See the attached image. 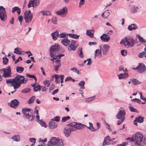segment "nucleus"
Instances as JSON below:
<instances>
[{
  "instance_id": "nucleus-1",
  "label": "nucleus",
  "mask_w": 146,
  "mask_h": 146,
  "mask_svg": "<svg viewBox=\"0 0 146 146\" xmlns=\"http://www.w3.org/2000/svg\"><path fill=\"white\" fill-rule=\"evenodd\" d=\"M26 82L24 76L18 75L14 78L6 80V83L11 84L15 90L19 88L22 84L25 83Z\"/></svg>"
},
{
  "instance_id": "nucleus-2",
  "label": "nucleus",
  "mask_w": 146,
  "mask_h": 146,
  "mask_svg": "<svg viewBox=\"0 0 146 146\" xmlns=\"http://www.w3.org/2000/svg\"><path fill=\"white\" fill-rule=\"evenodd\" d=\"M133 135L135 145H144L146 144V139L142 133L138 132Z\"/></svg>"
},
{
  "instance_id": "nucleus-3",
  "label": "nucleus",
  "mask_w": 146,
  "mask_h": 146,
  "mask_svg": "<svg viewBox=\"0 0 146 146\" xmlns=\"http://www.w3.org/2000/svg\"><path fill=\"white\" fill-rule=\"evenodd\" d=\"M60 50L59 46L57 44H55L54 45L51 46L50 48V56L52 58L50 60L52 61H54V60L57 59V58H60L62 56H64V54H60L58 55H56V54Z\"/></svg>"
},
{
  "instance_id": "nucleus-4",
  "label": "nucleus",
  "mask_w": 146,
  "mask_h": 146,
  "mask_svg": "<svg viewBox=\"0 0 146 146\" xmlns=\"http://www.w3.org/2000/svg\"><path fill=\"white\" fill-rule=\"evenodd\" d=\"M63 145L62 140L55 137L51 138L48 142V146H52L56 145V146H62Z\"/></svg>"
},
{
  "instance_id": "nucleus-5",
  "label": "nucleus",
  "mask_w": 146,
  "mask_h": 146,
  "mask_svg": "<svg viewBox=\"0 0 146 146\" xmlns=\"http://www.w3.org/2000/svg\"><path fill=\"white\" fill-rule=\"evenodd\" d=\"M123 43L126 48H131L134 46L135 41L131 37H125L123 40Z\"/></svg>"
},
{
  "instance_id": "nucleus-6",
  "label": "nucleus",
  "mask_w": 146,
  "mask_h": 146,
  "mask_svg": "<svg viewBox=\"0 0 146 146\" xmlns=\"http://www.w3.org/2000/svg\"><path fill=\"white\" fill-rule=\"evenodd\" d=\"M125 112L123 108L119 111L116 115L117 119H120L117 121V125H119L124 121L125 119Z\"/></svg>"
},
{
  "instance_id": "nucleus-7",
  "label": "nucleus",
  "mask_w": 146,
  "mask_h": 146,
  "mask_svg": "<svg viewBox=\"0 0 146 146\" xmlns=\"http://www.w3.org/2000/svg\"><path fill=\"white\" fill-rule=\"evenodd\" d=\"M33 18V15L31 13L30 10H27L24 13V19L26 24H29L31 22Z\"/></svg>"
},
{
  "instance_id": "nucleus-8",
  "label": "nucleus",
  "mask_w": 146,
  "mask_h": 146,
  "mask_svg": "<svg viewBox=\"0 0 146 146\" xmlns=\"http://www.w3.org/2000/svg\"><path fill=\"white\" fill-rule=\"evenodd\" d=\"M0 71H3V74L2 76L5 78H9L11 77V71L10 66H8L7 68H3L0 70Z\"/></svg>"
},
{
  "instance_id": "nucleus-9",
  "label": "nucleus",
  "mask_w": 146,
  "mask_h": 146,
  "mask_svg": "<svg viewBox=\"0 0 146 146\" xmlns=\"http://www.w3.org/2000/svg\"><path fill=\"white\" fill-rule=\"evenodd\" d=\"M7 14L5 9L2 6H0V19L3 21H5L7 19Z\"/></svg>"
},
{
  "instance_id": "nucleus-10",
  "label": "nucleus",
  "mask_w": 146,
  "mask_h": 146,
  "mask_svg": "<svg viewBox=\"0 0 146 146\" xmlns=\"http://www.w3.org/2000/svg\"><path fill=\"white\" fill-rule=\"evenodd\" d=\"M22 111L25 117L29 119L32 117V111L31 109L23 108Z\"/></svg>"
},
{
  "instance_id": "nucleus-11",
  "label": "nucleus",
  "mask_w": 146,
  "mask_h": 146,
  "mask_svg": "<svg viewBox=\"0 0 146 146\" xmlns=\"http://www.w3.org/2000/svg\"><path fill=\"white\" fill-rule=\"evenodd\" d=\"M100 48L103 54L106 55L109 52L110 47L108 44H105L100 46Z\"/></svg>"
},
{
  "instance_id": "nucleus-12",
  "label": "nucleus",
  "mask_w": 146,
  "mask_h": 146,
  "mask_svg": "<svg viewBox=\"0 0 146 146\" xmlns=\"http://www.w3.org/2000/svg\"><path fill=\"white\" fill-rule=\"evenodd\" d=\"M76 131L75 129L70 125L64 128V133L66 137H68L71 134L72 131Z\"/></svg>"
},
{
  "instance_id": "nucleus-13",
  "label": "nucleus",
  "mask_w": 146,
  "mask_h": 146,
  "mask_svg": "<svg viewBox=\"0 0 146 146\" xmlns=\"http://www.w3.org/2000/svg\"><path fill=\"white\" fill-rule=\"evenodd\" d=\"M133 70H137V72L140 73H142L146 70V67L144 64L139 63L138 66L135 68H133Z\"/></svg>"
},
{
  "instance_id": "nucleus-14",
  "label": "nucleus",
  "mask_w": 146,
  "mask_h": 146,
  "mask_svg": "<svg viewBox=\"0 0 146 146\" xmlns=\"http://www.w3.org/2000/svg\"><path fill=\"white\" fill-rule=\"evenodd\" d=\"M71 126L73 127L76 130V129H81L86 125L79 123L74 122L70 124Z\"/></svg>"
},
{
  "instance_id": "nucleus-15",
  "label": "nucleus",
  "mask_w": 146,
  "mask_h": 146,
  "mask_svg": "<svg viewBox=\"0 0 146 146\" xmlns=\"http://www.w3.org/2000/svg\"><path fill=\"white\" fill-rule=\"evenodd\" d=\"M68 46V49L70 50H75L78 45L77 42L74 40H72Z\"/></svg>"
},
{
  "instance_id": "nucleus-16",
  "label": "nucleus",
  "mask_w": 146,
  "mask_h": 146,
  "mask_svg": "<svg viewBox=\"0 0 146 146\" xmlns=\"http://www.w3.org/2000/svg\"><path fill=\"white\" fill-rule=\"evenodd\" d=\"M68 9L66 7H64L62 9L56 12L57 15H61L63 17H64L66 15Z\"/></svg>"
},
{
  "instance_id": "nucleus-17",
  "label": "nucleus",
  "mask_w": 146,
  "mask_h": 146,
  "mask_svg": "<svg viewBox=\"0 0 146 146\" xmlns=\"http://www.w3.org/2000/svg\"><path fill=\"white\" fill-rule=\"evenodd\" d=\"M39 4V1L38 0H30L27 6L28 8L31 7H34L38 6Z\"/></svg>"
},
{
  "instance_id": "nucleus-18",
  "label": "nucleus",
  "mask_w": 146,
  "mask_h": 146,
  "mask_svg": "<svg viewBox=\"0 0 146 146\" xmlns=\"http://www.w3.org/2000/svg\"><path fill=\"white\" fill-rule=\"evenodd\" d=\"M19 104V102L17 99H15L11 101L9 104V105L11 107L16 108Z\"/></svg>"
},
{
  "instance_id": "nucleus-19",
  "label": "nucleus",
  "mask_w": 146,
  "mask_h": 146,
  "mask_svg": "<svg viewBox=\"0 0 146 146\" xmlns=\"http://www.w3.org/2000/svg\"><path fill=\"white\" fill-rule=\"evenodd\" d=\"M61 42L64 45L67 46L70 43V40L66 38H63L61 40Z\"/></svg>"
},
{
  "instance_id": "nucleus-20",
  "label": "nucleus",
  "mask_w": 146,
  "mask_h": 146,
  "mask_svg": "<svg viewBox=\"0 0 146 146\" xmlns=\"http://www.w3.org/2000/svg\"><path fill=\"white\" fill-rule=\"evenodd\" d=\"M100 38L102 41L107 42L110 38V36L107 34H103L100 37Z\"/></svg>"
},
{
  "instance_id": "nucleus-21",
  "label": "nucleus",
  "mask_w": 146,
  "mask_h": 146,
  "mask_svg": "<svg viewBox=\"0 0 146 146\" xmlns=\"http://www.w3.org/2000/svg\"><path fill=\"white\" fill-rule=\"evenodd\" d=\"M56 59V60L55 61H53L54 62H55L56 65L54 66V67L55 68V70L56 71L58 70L60 66L61 65V64L60 60H59L58 59Z\"/></svg>"
},
{
  "instance_id": "nucleus-22",
  "label": "nucleus",
  "mask_w": 146,
  "mask_h": 146,
  "mask_svg": "<svg viewBox=\"0 0 146 146\" xmlns=\"http://www.w3.org/2000/svg\"><path fill=\"white\" fill-rule=\"evenodd\" d=\"M130 11L132 13H136L139 9L138 6H135L134 5H130Z\"/></svg>"
},
{
  "instance_id": "nucleus-23",
  "label": "nucleus",
  "mask_w": 146,
  "mask_h": 146,
  "mask_svg": "<svg viewBox=\"0 0 146 146\" xmlns=\"http://www.w3.org/2000/svg\"><path fill=\"white\" fill-rule=\"evenodd\" d=\"M48 124L50 128L52 129L55 128L57 126V125L55 122L51 120L49 123Z\"/></svg>"
},
{
  "instance_id": "nucleus-24",
  "label": "nucleus",
  "mask_w": 146,
  "mask_h": 146,
  "mask_svg": "<svg viewBox=\"0 0 146 146\" xmlns=\"http://www.w3.org/2000/svg\"><path fill=\"white\" fill-rule=\"evenodd\" d=\"M138 28L137 25L133 24L129 25L128 28V29L130 31L133 30H135Z\"/></svg>"
},
{
  "instance_id": "nucleus-25",
  "label": "nucleus",
  "mask_w": 146,
  "mask_h": 146,
  "mask_svg": "<svg viewBox=\"0 0 146 146\" xmlns=\"http://www.w3.org/2000/svg\"><path fill=\"white\" fill-rule=\"evenodd\" d=\"M102 56V55L101 51L99 49L96 50L95 52L94 58H96V57L100 58Z\"/></svg>"
},
{
  "instance_id": "nucleus-26",
  "label": "nucleus",
  "mask_w": 146,
  "mask_h": 146,
  "mask_svg": "<svg viewBox=\"0 0 146 146\" xmlns=\"http://www.w3.org/2000/svg\"><path fill=\"white\" fill-rule=\"evenodd\" d=\"M59 31H56L55 32L52 33L51 34V35L52 38L54 40H56L58 37L59 35Z\"/></svg>"
},
{
  "instance_id": "nucleus-27",
  "label": "nucleus",
  "mask_w": 146,
  "mask_h": 146,
  "mask_svg": "<svg viewBox=\"0 0 146 146\" xmlns=\"http://www.w3.org/2000/svg\"><path fill=\"white\" fill-rule=\"evenodd\" d=\"M128 76V74L127 73H124L123 74H120L117 75L118 77V78L119 79L125 78L127 77Z\"/></svg>"
},
{
  "instance_id": "nucleus-28",
  "label": "nucleus",
  "mask_w": 146,
  "mask_h": 146,
  "mask_svg": "<svg viewBox=\"0 0 146 146\" xmlns=\"http://www.w3.org/2000/svg\"><path fill=\"white\" fill-rule=\"evenodd\" d=\"M22 52L21 48L19 47H17L14 49V53L18 54L21 55L22 54Z\"/></svg>"
},
{
  "instance_id": "nucleus-29",
  "label": "nucleus",
  "mask_w": 146,
  "mask_h": 146,
  "mask_svg": "<svg viewBox=\"0 0 146 146\" xmlns=\"http://www.w3.org/2000/svg\"><path fill=\"white\" fill-rule=\"evenodd\" d=\"M60 75L56 74H55L52 76V77L53 78H54L55 79V82L57 84H59L60 82V81L59 79V78H60Z\"/></svg>"
},
{
  "instance_id": "nucleus-30",
  "label": "nucleus",
  "mask_w": 146,
  "mask_h": 146,
  "mask_svg": "<svg viewBox=\"0 0 146 146\" xmlns=\"http://www.w3.org/2000/svg\"><path fill=\"white\" fill-rule=\"evenodd\" d=\"M110 13L108 11V10H107L102 13V16L104 19H106L110 15Z\"/></svg>"
},
{
  "instance_id": "nucleus-31",
  "label": "nucleus",
  "mask_w": 146,
  "mask_h": 146,
  "mask_svg": "<svg viewBox=\"0 0 146 146\" xmlns=\"http://www.w3.org/2000/svg\"><path fill=\"white\" fill-rule=\"evenodd\" d=\"M11 139L17 142L19 141L20 140V136L19 135H14L12 137Z\"/></svg>"
},
{
  "instance_id": "nucleus-32",
  "label": "nucleus",
  "mask_w": 146,
  "mask_h": 146,
  "mask_svg": "<svg viewBox=\"0 0 146 146\" xmlns=\"http://www.w3.org/2000/svg\"><path fill=\"white\" fill-rule=\"evenodd\" d=\"M93 31L92 30H87L86 31V34L91 38L94 36L93 33H92L91 31Z\"/></svg>"
},
{
  "instance_id": "nucleus-33",
  "label": "nucleus",
  "mask_w": 146,
  "mask_h": 146,
  "mask_svg": "<svg viewBox=\"0 0 146 146\" xmlns=\"http://www.w3.org/2000/svg\"><path fill=\"white\" fill-rule=\"evenodd\" d=\"M68 35L70 37L77 39L79 38V35L74 34H68Z\"/></svg>"
},
{
  "instance_id": "nucleus-34",
  "label": "nucleus",
  "mask_w": 146,
  "mask_h": 146,
  "mask_svg": "<svg viewBox=\"0 0 146 146\" xmlns=\"http://www.w3.org/2000/svg\"><path fill=\"white\" fill-rule=\"evenodd\" d=\"M131 81L134 85L138 84L140 83V82H139L137 80L134 78H132Z\"/></svg>"
},
{
  "instance_id": "nucleus-35",
  "label": "nucleus",
  "mask_w": 146,
  "mask_h": 146,
  "mask_svg": "<svg viewBox=\"0 0 146 146\" xmlns=\"http://www.w3.org/2000/svg\"><path fill=\"white\" fill-rule=\"evenodd\" d=\"M24 70L23 68L19 66L16 67V71L17 72L19 73H21L23 72Z\"/></svg>"
},
{
  "instance_id": "nucleus-36",
  "label": "nucleus",
  "mask_w": 146,
  "mask_h": 146,
  "mask_svg": "<svg viewBox=\"0 0 146 146\" xmlns=\"http://www.w3.org/2000/svg\"><path fill=\"white\" fill-rule=\"evenodd\" d=\"M36 98V97L35 96H32L28 100V104H31L33 102L34 100Z\"/></svg>"
},
{
  "instance_id": "nucleus-37",
  "label": "nucleus",
  "mask_w": 146,
  "mask_h": 146,
  "mask_svg": "<svg viewBox=\"0 0 146 146\" xmlns=\"http://www.w3.org/2000/svg\"><path fill=\"white\" fill-rule=\"evenodd\" d=\"M67 35H68V34L66 33H62L59 34L58 37L59 38H62Z\"/></svg>"
},
{
  "instance_id": "nucleus-38",
  "label": "nucleus",
  "mask_w": 146,
  "mask_h": 146,
  "mask_svg": "<svg viewBox=\"0 0 146 146\" xmlns=\"http://www.w3.org/2000/svg\"><path fill=\"white\" fill-rule=\"evenodd\" d=\"M26 77H29V78H33L35 80V81H36V80H37V79H36V77L34 75H30L29 74H26Z\"/></svg>"
},
{
  "instance_id": "nucleus-39",
  "label": "nucleus",
  "mask_w": 146,
  "mask_h": 146,
  "mask_svg": "<svg viewBox=\"0 0 146 146\" xmlns=\"http://www.w3.org/2000/svg\"><path fill=\"white\" fill-rule=\"evenodd\" d=\"M143 118L140 117H139L137 118H136L135 120V121L139 123H142L143 121Z\"/></svg>"
},
{
  "instance_id": "nucleus-40",
  "label": "nucleus",
  "mask_w": 146,
  "mask_h": 146,
  "mask_svg": "<svg viewBox=\"0 0 146 146\" xmlns=\"http://www.w3.org/2000/svg\"><path fill=\"white\" fill-rule=\"evenodd\" d=\"M85 83V82L84 81H81L79 84V86L81 87L82 90H84L85 88L84 87Z\"/></svg>"
},
{
  "instance_id": "nucleus-41",
  "label": "nucleus",
  "mask_w": 146,
  "mask_h": 146,
  "mask_svg": "<svg viewBox=\"0 0 146 146\" xmlns=\"http://www.w3.org/2000/svg\"><path fill=\"white\" fill-rule=\"evenodd\" d=\"M40 90V86L39 85L36 86L34 87V92H37L38 91Z\"/></svg>"
},
{
  "instance_id": "nucleus-42",
  "label": "nucleus",
  "mask_w": 146,
  "mask_h": 146,
  "mask_svg": "<svg viewBox=\"0 0 146 146\" xmlns=\"http://www.w3.org/2000/svg\"><path fill=\"white\" fill-rule=\"evenodd\" d=\"M42 12L43 15H50L51 13L49 11H40Z\"/></svg>"
},
{
  "instance_id": "nucleus-43",
  "label": "nucleus",
  "mask_w": 146,
  "mask_h": 146,
  "mask_svg": "<svg viewBox=\"0 0 146 146\" xmlns=\"http://www.w3.org/2000/svg\"><path fill=\"white\" fill-rule=\"evenodd\" d=\"M139 94L140 95V98L141 100H143L144 101V102H142L141 103L142 104H145L146 102V98H143V96L142 95V93L141 92H139Z\"/></svg>"
},
{
  "instance_id": "nucleus-44",
  "label": "nucleus",
  "mask_w": 146,
  "mask_h": 146,
  "mask_svg": "<svg viewBox=\"0 0 146 146\" xmlns=\"http://www.w3.org/2000/svg\"><path fill=\"white\" fill-rule=\"evenodd\" d=\"M137 36L140 42H146V40L143 39L142 37L140 36L139 35H137Z\"/></svg>"
},
{
  "instance_id": "nucleus-45",
  "label": "nucleus",
  "mask_w": 146,
  "mask_h": 146,
  "mask_svg": "<svg viewBox=\"0 0 146 146\" xmlns=\"http://www.w3.org/2000/svg\"><path fill=\"white\" fill-rule=\"evenodd\" d=\"M3 64H6L8 62V59L6 57H5L3 58Z\"/></svg>"
},
{
  "instance_id": "nucleus-46",
  "label": "nucleus",
  "mask_w": 146,
  "mask_h": 146,
  "mask_svg": "<svg viewBox=\"0 0 146 146\" xmlns=\"http://www.w3.org/2000/svg\"><path fill=\"white\" fill-rule=\"evenodd\" d=\"M60 119V117L59 116H56L53 118L51 119V121H55L56 122H58L59 121Z\"/></svg>"
},
{
  "instance_id": "nucleus-47",
  "label": "nucleus",
  "mask_w": 146,
  "mask_h": 146,
  "mask_svg": "<svg viewBox=\"0 0 146 146\" xmlns=\"http://www.w3.org/2000/svg\"><path fill=\"white\" fill-rule=\"evenodd\" d=\"M85 0H80L79 1V7L81 8L85 3Z\"/></svg>"
},
{
  "instance_id": "nucleus-48",
  "label": "nucleus",
  "mask_w": 146,
  "mask_h": 146,
  "mask_svg": "<svg viewBox=\"0 0 146 146\" xmlns=\"http://www.w3.org/2000/svg\"><path fill=\"white\" fill-rule=\"evenodd\" d=\"M70 70L78 74H79V71L76 68H73L70 69Z\"/></svg>"
},
{
  "instance_id": "nucleus-49",
  "label": "nucleus",
  "mask_w": 146,
  "mask_h": 146,
  "mask_svg": "<svg viewBox=\"0 0 146 146\" xmlns=\"http://www.w3.org/2000/svg\"><path fill=\"white\" fill-rule=\"evenodd\" d=\"M79 55L82 58H83L84 55L82 52V48L79 49V51L78 52Z\"/></svg>"
},
{
  "instance_id": "nucleus-50",
  "label": "nucleus",
  "mask_w": 146,
  "mask_h": 146,
  "mask_svg": "<svg viewBox=\"0 0 146 146\" xmlns=\"http://www.w3.org/2000/svg\"><path fill=\"white\" fill-rule=\"evenodd\" d=\"M23 19V17L22 15H20L18 16V20L20 22V25H22V21Z\"/></svg>"
},
{
  "instance_id": "nucleus-51",
  "label": "nucleus",
  "mask_w": 146,
  "mask_h": 146,
  "mask_svg": "<svg viewBox=\"0 0 146 146\" xmlns=\"http://www.w3.org/2000/svg\"><path fill=\"white\" fill-rule=\"evenodd\" d=\"M94 99V97H92L90 98H87L86 99V102H91Z\"/></svg>"
},
{
  "instance_id": "nucleus-52",
  "label": "nucleus",
  "mask_w": 146,
  "mask_h": 146,
  "mask_svg": "<svg viewBox=\"0 0 146 146\" xmlns=\"http://www.w3.org/2000/svg\"><path fill=\"white\" fill-rule=\"evenodd\" d=\"M43 83L44 85L47 87H48L50 84V82L49 80H45Z\"/></svg>"
},
{
  "instance_id": "nucleus-53",
  "label": "nucleus",
  "mask_w": 146,
  "mask_h": 146,
  "mask_svg": "<svg viewBox=\"0 0 146 146\" xmlns=\"http://www.w3.org/2000/svg\"><path fill=\"white\" fill-rule=\"evenodd\" d=\"M70 117L69 116L63 117L62 118V122H64L67 120L70 119Z\"/></svg>"
},
{
  "instance_id": "nucleus-54",
  "label": "nucleus",
  "mask_w": 146,
  "mask_h": 146,
  "mask_svg": "<svg viewBox=\"0 0 146 146\" xmlns=\"http://www.w3.org/2000/svg\"><path fill=\"white\" fill-rule=\"evenodd\" d=\"M129 108L130 110L132 112H138L137 111L131 106H129Z\"/></svg>"
},
{
  "instance_id": "nucleus-55",
  "label": "nucleus",
  "mask_w": 146,
  "mask_h": 146,
  "mask_svg": "<svg viewBox=\"0 0 146 146\" xmlns=\"http://www.w3.org/2000/svg\"><path fill=\"white\" fill-rule=\"evenodd\" d=\"M39 122L41 125L42 126L46 127V124L45 122L43 121L42 120H40L39 121Z\"/></svg>"
},
{
  "instance_id": "nucleus-56",
  "label": "nucleus",
  "mask_w": 146,
  "mask_h": 146,
  "mask_svg": "<svg viewBox=\"0 0 146 146\" xmlns=\"http://www.w3.org/2000/svg\"><path fill=\"white\" fill-rule=\"evenodd\" d=\"M89 125H90V126H91V128H90V130L92 131H97V129L96 128H94L93 126V125L92 123L89 122Z\"/></svg>"
},
{
  "instance_id": "nucleus-57",
  "label": "nucleus",
  "mask_w": 146,
  "mask_h": 146,
  "mask_svg": "<svg viewBox=\"0 0 146 146\" xmlns=\"http://www.w3.org/2000/svg\"><path fill=\"white\" fill-rule=\"evenodd\" d=\"M30 91V90L29 88H26L25 89L23 90L21 92L23 93H27L29 92Z\"/></svg>"
},
{
  "instance_id": "nucleus-58",
  "label": "nucleus",
  "mask_w": 146,
  "mask_h": 146,
  "mask_svg": "<svg viewBox=\"0 0 146 146\" xmlns=\"http://www.w3.org/2000/svg\"><path fill=\"white\" fill-rule=\"evenodd\" d=\"M110 144V142H108L107 140L105 139H104V141L103 143L102 144V145L104 146V145H109Z\"/></svg>"
},
{
  "instance_id": "nucleus-59",
  "label": "nucleus",
  "mask_w": 146,
  "mask_h": 146,
  "mask_svg": "<svg viewBox=\"0 0 146 146\" xmlns=\"http://www.w3.org/2000/svg\"><path fill=\"white\" fill-rule=\"evenodd\" d=\"M133 102H136L138 103H140L141 102V100L137 98H134L131 100Z\"/></svg>"
},
{
  "instance_id": "nucleus-60",
  "label": "nucleus",
  "mask_w": 146,
  "mask_h": 146,
  "mask_svg": "<svg viewBox=\"0 0 146 146\" xmlns=\"http://www.w3.org/2000/svg\"><path fill=\"white\" fill-rule=\"evenodd\" d=\"M145 54V52H143L139 54L138 56L140 58H143L144 57Z\"/></svg>"
},
{
  "instance_id": "nucleus-61",
  "label": "nucleus",
  "mask_w": 146,
  "mask_h": 146,
  "mask_svg": "<svg viewBox=\"0 0 146 146\" xmlns=\"http://www.w3.org/2000/svg\"><path fill=\"white\" fill-rule=\"evenodd\" d=\"M52 22L55 24H57V18L55 17H54L52 19Z\"/></svg>"
},
{
  "instance_id": "nucleus-62",
  "label": "nucleus",
  "mask_w": 146,
  "mask_h": 146,
  "mask_svg": "<svg viewBox=\"0 0 146 146\" xmlns=\"http://www.w3.org/2000/svg\"><path fill=\"white\" fill-rule=\"evenodd\" d=\"M64 75H61L60 76V82L61 83H62L63 82V80L64 78Z\"/></svg>"
},
{
  "instance_id": "nucleus-63",
  "label": "nucleus",
  "mask_w": 146,
  "mask_h": 146,
  "mask_svg": "<svg viewBox=\"0 0 146 146\" xmlns=\"http://www.w3.org/2000/svg\"><path fill=\"white\" fill-rule=\"evenodd\" d=\"M127 52L126 51L124 50H122L121 51V53L122 55L125 56L126 55Z\"/></svg>"
},
{
  "instance_id": "nucleus-64",
  "label": "nucleus",
  "mask_w": 146,
  "mask_h": 146,
  "mask_svg": "<svg viewBox=\"0 0 146 146\" xmlns=\"http://www.w3.org/2000/svg\"><path fill=\"white\" fill-rule=\"evenodd\" d=\"M38 140L39 142L43 143H44V142H46L47 141V139L46 138H45L44 140L42 139L41 138H39Z\"/></svg>"
}]
</instances>
